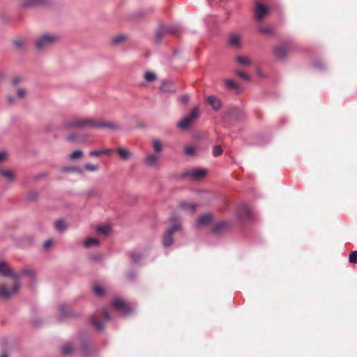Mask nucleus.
I'll list each match as a JSON object with an SVG mask.
<instances>
[{"instance_id": "f257e3e1", "label": "nucleus", "mask_w": 357, "mask_h": 357, "mask_svg": "<svg viewBox=\"0 0 357 357\" xmlns=\"http://www.w3.org/2000/svg\"><path fill=\"white\" fill-rule=\"evenodd\" d=\"M0 275L3 277L10 278L14 281H20L24 277L34 278L35 273L30 268H24L18 272L8 264V263L3 260H0Z\"/></svg>"}, {"instance_id": "864d4df0", "label": "nucleus", "mask_w": 357, "mask_h": 357, "mask_svg": "<svg viewBox=\"0 0 357 357\" xmlns=\"http://www.w3.org/2000/svg\"><path fill=\"white\" fill-rule=\"evenodd\" d=\"M20 81V78L19 77H15L13 79V84H17L18 82Z\"/></svg>"}, {"instance_id": "6e6552de", "label": "nucleus", "mask_w": 357, "mask_h": 357, "mask_svg": "<svg viewBox=\"0 0 357 357\" xmlns=\"http://www.w3.org/2000/svg\"><path fill=\"white\" fill-rule=\"evenodd\" d=\"M291 49L289 43H282L275 45L273 48V54L279 59H285Z\"/></svg>"}, {"instance_id": "c03bdc74", "label": "nucleus", "mask_w": 357, "mask_h": 357, "mask_svg": "<svg viewBox=\"0 0 357 357\" xmlns=\"http://www.w3.org/2000/svg\"><path fill=\"white\" fill-rule=\"evenodd\" d=\"M349 261L351 263H357V251H353L349 255Z\"/></svg>"}, {"instance_id": "a878e982", "label": "nucleus", "mask_w": 357, "mask_h": 357, "mask_svg": "<svg viewBox=\"0 0 357 357\" xmlns=\"http://www.w3.org/2000/svg\"><path fill=\"white\" fill-rule=\"evenodd\" d=\"M225 84L227 88L233 89L236 91L237 93H240L242 91L241 86L234 80L226 79L225 80Z\"/></svg>"}, {"instance_id": "aec40b11", "label": "nucleus", "mask_w": 357, "mask_h": 357, "mask_svg": "<svg viewBox=\"0 0 357 357\" xmlns=\"http://www.w3.org/2000/svg\"><path fill=\"white\" fill-rule=\"evenodd\" d=\"M213 220V215L210 213H206L198 218L197 225L199 227L206 226Z\"/></svg>"}, {"instance_id": "58836bf2", "label": "nucleus", "mask_w": 357, "mask_h": 357, "mask_svg": "<svg viewBox=\"0 0 357 357\" xmlns=\"http://www.w3.org/2000/svg\"><path fill=\"white\" fill-rule=\"evenodd\" d=\"M126 38L125 36L119 35V36H114L112 38V43L114 45H118V44L122 43L123 41H124L126 40Z\"/></svg>"}, {"instance_id": "1a4fd4ad", "label": "nucleus", "mask_w": 357, "mask_h": 357, "mask_svg": "<svg viewBox=\"0 0 357 357\" xmlns=\"http://www.w3.org/2000/svg\"><path fill=\"white\" fill-rule=\"evenodd\" d=\"M112 307L117 311L123 314H129L132 312V309L122 299L119 298H114L112 301Z\"/></svg>"}, {"instance_id": "5fc2aeb1", "label": "nucleus", "mask_w": 357, "mask_h": 357, "mask_svg": "<svg viewBox=\"0 0 357 357\" xmlns=\"http://www.w3.org/2000/svg\"><path fill=\"white\" fill-rule=\"evenodd\" d=\"M8 101H9L10 103H12V102H13L14 99H13V98H11V97H8Z\"/></svg>"}, {"instance_id": "dca6fc26", "label": "nucleus", "mask_w": 357, "mask_h": 357, "mask_svg": "<svg viewBox=\"0 0 357 357\" xmlns=\"http://www.w3.org/2000/svg\"><path fill=\"white\" fill-rule=\"evenodd\" d=\"M206 172L204 169H192L185 172L184 176H191L195 179H198L206 174Z\"/></svg>"}, {"instance_id": "393cba45", "label": "nucleus", "mask_w": 357, "mask_h": 357, "mask_svg": "<svg viewBox=\"0 0 357 357\" xmlns=\"http://www.w3.org/2000/svg\"><path fill=\"white\" fill-rule=\"evenodd\" d=\"M229 43L231 46L239 48L241 46V39L238 35L231 34L229 38Z\"/></svg>"}, {"instance_id": "603ef678", "label": "nucleus", "mask_w": 357, "mask_h": 357, "mask_svg": "<svg viewBox=\"0 0 357 357\" xmlns=\"http://www.w3.org/2000/svg\"><path fill=\"white\" fill-rule=\"evenodd\" d=\"M14 43L17 47H21L23 45V43L21 40H15Z\"/></svg>"}, {"instance_id": "f704fd0d", "label": "nucleus", "mask_w": 357, "mask_h": 357, "mask_svg": "<svg viewBox=\"0 0 357 357\" xmlns=\"http://www.w3.org/2000/svg\"><path fill=\"white\" fill-rule=\"evenodd\" d=\"M63 172L82 173V169L78 167H65L61 169Z\"/></svg>"}, {"instance_id": "7c9ffc66", "label": "nucleus", "mask_w": 357, "mask_h": 357, "mask_svg": "<svg viewBox=\"0 0 357 357\" xmlns=\"http://www.w3.org/2000/svg\"><path fill=\"white\" fill-rule=\"evenodd\" d=\"M84 156V152L82 150H75L69 155V158L72 160H79Z\"/></svg>"}, {"instance_id": "e433bc0d", "label": "nucleus", "mask_w": 357, "mask_h": 357, "mask_svg": "<svg viewBox=\"0 0 357 357\" xmlns=\"http://www.w3.org/2000/svg\"><path fill=\"white\" fill-rule=\"evenodd\" d=\"M66 139L70 142L77 143V142H81V139H79V136L77 135H75V134H71V135H67L66 137Z\"/></svg>"}, {"instance_id": "a211bd4d", "label": "nucleus", "mask_w": 357, "mask_h": 357, "mask_svg": "<svg viewBox=\"0 0 357 357\" xmlns=\"http://www.w3.org/2000/svg\"><path fill=\"white\" fill-rule=\"evenodd\" d=\"M47 0H22L20 6L22 8H32L45 3Z\"/></svg>"}, {"instance_id": "8fccbe9b", "label": "nucleus", "mask_w": 357, "mask_h": 357, "mask_svg": "<svg viewBox=\"0 0 357 357\" xmlns=\"http://www.w3.org/2000/svg\"><path fill=\"white\" fill-rule=\"evenodd\" d=\"M181 100L184 102V103H186L188 102L189 100V96H187V95H184L183 96L181 97Z\"/></svg>"}, {"instance_id": "4c0bfd02", "label": "nucleus", "mask_w": 357, "mask_h": 357, "mask_svg": "<svg viewBox=\"0 0 357 357\" xmlns=\"http://www.w3.org/2000/svg\"><path fill=\"white\" fill-rule=\"evenodd\" d=\"M196 152V148L193 146H185L184 148V153L185 155L192 156Z\"/></svg>"}, {"instance_id": "9d476101", "label": "nucleus", "mask_w": 357, "mask_h": 357, "mask_svg": "<svg viewBox=\"0 0 357 357\" xmlns=\"http://www.w3.org/2000/svg\"><path fill=\"white\" fill-rule=\"evenodd\" d=\"M268 13V8L259 2H256L254 10L255 18L257 21H261Z\"/></svg>"}, {"instance_id": "f03ea898", "label": "nucleus", "mask_w": 357, "mask_h": 357, "mask_svg": "<svg viewBox=\"0 0 357 357\" xmlns=\"http://www.w3.org/2000/svg\"><path fill=\"white\" fill-rule=\"evenodd\" d=\"M97 121L92 118H73L64 122V129H91L96 128Z\"/></svg>"}, {"instance_id": "4be33fe9", "label": "nucleus", "mask_w": 357, "mask_h": 357, "mask_svg": "<svg viewBox=\"0 0 357 357\" xmlns=\"http://www.w3.org/2000/svg\"><path fill=\"white\" fill-rule=\"evenodd\" d=\"M113 153V151L109 149H102L100 150H93L89 152V155L91 157H100L101 155H107L110 156Z\"/></svg>"}, {"instance_id": "0eeeda50", "label": "nucleus", "mask_w": 357, "mask_h": 357, "mask_svg": "<svg viewBox=\"0 0 357 357\" xmlns=\"http://www.w3.org/2000/svg\"><path fill=\"white\" fill-rule=\"evenodd\" d=\"M110 319L107 310L103 309L97 311L91 318V322L96 328L101 330L104 327V323Z\"/></svg>"}, {"instance_id": "473e14b6", "label": "nucleus", "mask_w": 357, "mask_h": 357, "mask_svg": "<svg viewBox=\"0 0 357 357\" xmlns=\"http://www.w3.org/2000/svg\"><path fill=\"white\" fill-rule=\"evenodd\" d=\"M257 29L259 33L264 34H271L273 32L272 29L269 26L262 24H259L257 27Z\"/></svg>"}, {"instance_id": "f3484780", "label": "nucleus", "mask_w": 357, "mask_h": 357, "mask_svg": "<svg viewBox=\"0 0 357 357\" xmlns=\"http://www.w3.org/2000/svg\"><path fill=\"white\" fill-rule=\"evenodd\" d=\"M0 175L3 176L7 182H13L15 178V172L8 169L0 168Z\"/></svg>"}, {"instance_id": "ea45409f", "label": "nucleus", "mask_w": 357, "mask_h": 357, "mask_svg": "<svg viewBox=\"0 0 357 357\" xmlns=\"http://www.w3.org/2000/svg\"><path fill=\"white\" fill-rule=\"evenodd\" d=\"M93 289L94 293L98 296H102L105 293L104 288L99 284H95L93 286Z\"/></svg>"}, {"instance_id": "2eb2a0df", "label": "nucleus", "mask_w": 357, "mask_h": 357, "mask_svg": "<svg viewBox=\"0 0 357 357\" xmlns=\"http://www.w3.org/2000/svg\"><path fill=\"white\" fill-rule=\"evenodd\" d=\"M238 217L241 220H248L252 218V211L247 205H242L238 210Z\"/></svg>"}, {"instance_id": "a19ab883", "label": "nucleus", "mask_w": 357, "mask_h": 357, "mask_svg": "<svg viewBox=\"0 0 357 357\" xmlns=\"http://www.w3.org/2000/svg\"><path fill=\"white\" fill-rule=\"evenodd\" d=\"M73 350V346L70 344H66L61 348V351L63 354H69Z\"/></svg>"}, {"instance_id": "bb28decb", "label": "nucleus", "mask_w": 357, "mask_h": 357, "mask_svg": "<svg viewBox=\"0 0 357 357\" xmlns=\"http://www.w3.org/2000/svg\"><path fill=\"white\" fill-rule=\"evenodd\" d=\"M116 152L120 158L124 160L130 159L132 155L131 152L121 147L118 148Z\"/></svg>"}, {"instance_id": "f8f14e48", "label": "nucleus", "mask_w": 357, "mask_h": 357, "mask_svg": "<svg viewBox=\"0 0 357 357\" xmlns=\"http://www.w3.org/2000/svg\"><path fill=\"white\" fill-rule=\"evenodd\" d=\"M177 33V28L174 26H162L158 31L156 33V40L160 41L162 38V36L166 33H173L175 34Z\"/></svg>"}, {"instance_id": "72a5a7b5", "label": "nucleus", "mask_w": 357, "mask_h": 357, "mask_svg": "<svg viewBox=\"0 0 357 357\" xmlns=\"http://www.w3.org/2000/svg\"><path fill=\"white\" fill-rule=\"evenodd\" d=\"M96 231L98 233L107 235L110 232L111 227L108 225H100L96 228Z\"/></svg>"}, {"instance_id": "5701e85b", "label": "nucleus", "mask_w": 357, "mask_h": 357, "mask_svg": "<svg viewBox=\"0 0 357 357\" xmlns=\"http://www.w3.org/2000/svg\"><path fill=\"white\" fill-rule=\"evenodd\" d=\"M152 147L154 151V153L159 155L163 151V143L159 139H153L152 140Z\"/></svg>"}, {"instance_id": "3c124183", "label": "nucleus", "mask_w": 357, "mask_h": 357, "mask_svg": "<svg viewBox=\"0 0 357 357\" xmlns=\"http://www.w3.org/2000/svg\"><path fill=\"white\" fill-rule=\"evenodd\" d=\"M6 158V153L5 152H0V161L4 160Z\"/></svg>"}, {"instance_id": "cd10ccee", "label": "nucleus", "mask_w": 357, "mask_h": 357, "mask_svg": "<svg viewBox=\"0 0 357 357\" xmlns=\"http://www.w3.org/2000/svg\"><path fill=\"white\" fill-rule=\"evenodd\" d=\"M236 60L239 65L243 66H248L252 63L251 60L248 57L243 56H237Z\"/></svg>"}, {"instance_id": "de8ad7c7", "label": "nucleus", "mask_w": 357, "mask_h": 357, "mask_svg": "<svg viewBox=\"0 0 357 357\" xmlns=\"http://www.w3.org/2000/svg\"><path fill=\"white\" fill-rule=\"evenodd\" d=\"M52 243L53 241L52 239L47 240L46 241L44 242L43 247L45 250H47L52 246Z\"/></svg>"}, {"instance_id": "09e8293b", "label": "nucleus", "mask_w": 357, "mask_h": 357, "mask_svg": "<svg viewBox=\"0 0 357 357\" xmlns=\"http://www.w3.org/2000/svg\"><path fill=\"white\" fill-rule=\"evenodd\" d=\"M26 90L22 88L17 89V96L19 98H24L26 96Z\"/></svg>"}, {"instance_id": "6ab92c4d", "label": "nucleus", "mask_w": 357, "mask_h": 357, "mask_svg": "<svg viewBox=\"0 0 357 357\" xmlns=\"http://www.w3.org/2000/svg\"><path fill=\"white\" fill-rule=\"evenodd\" d=\"M206 101L215 110L219 109L222 106L221 100L215 96H208Z\"/></svg>"}, {"instance_id": "39448f33", "label": "nucleus", "mask_w": 357, "mask_h": 357, "mask_svg": "<svg viewBox=\"0 0 357 357\" xmlns=\"http://www.w3.org/2000/svg\"><path fill=\"white\" fill-rule=\"evenodd\" d=\"M22 283L20 281H14L10 287L5 283L0 284V300H9L20 291Z\"/></svg>"}, {"instance_id": "a18cd8bd", "label": "nucleus", "mask_w": 357, "mask_h": 357, "mask_svg": "<svg viewBox=\"0 0 357 357\" xmlns=\"http://www.w3.org/2000/svg\"><path fill=\"white\" fill-rule=\"evenodd\" d=\"M130 258L133 261L137 262L141 258V255L138 252H132L130 254Z\"/></svg>"}, {"instance_id": "ddd939ff", "label": "nucleus", "mask_w": 357, "mask_h": 357, "mask_svg": "<svg viewBox=\"0 0 357 357\" xmlns=\"http://www.w3.org/2000/svg\"><path fill=\"white\" fill-rule=\"evenodd\" d=\"M96 128L116 130L120 129V125L113 121H97Z\"/></svg>"}, {"instance_id": "49530a36", "label": "nucleus", "mask_w": 357, "mask_h": 357, "mask_svg": "<svg viewBox=\"0 0 357 357\" xmlns=\"http://www.w3.org/2000/svg\"><path fill=\"white\" fill-rule=\"evenodd\" d=\"M235 73L236 75L243 78L245 80H250V76L243 72L236 71Z\"/></svg>"}, {"instance_id": "423d86ee", "label": "nucleus", "mask_w": 357, "mask_h": 357, "mask_svg": "<svg viewBox=\"0 0 357 357\" xmlns=\"http://www.w3.org/2000/svg\"><path fill=\"white\" fill-rule=\"evenodd\" d=\"M199 109L194 107L190 113L177 123V126L181 130H187L193 122L199 117Z\"/></svg>"}, {"instance_id": "c756f323", "label": "nucleus", "mask_w": 357, "mask_h": 357, "mask_svg": "<svg viewBox=\"0 0 357 357\" xmlns=\"http://www.w3.org/2000/svg\"><path fill=\"white\" fill-rule=\"evenodd\" d=\"M99 168L100 167L98 165H95L91 162H86L83 167L84 170L89 172H98L99 170Z\"/></svg>"}, {"instance_id": "4468645a", "label": "nucleus", "mask_w": 357, "mask_h": 357, "mask_svg": "<svg viewBox=\"0 0 357 357\" xmlns=\"http://www.w3.org/2000/svg\"><path fill=\"white\" fill-rule=\"evenodd\" d=\"M59 317L61 319L75 316V314L74 312H73L70 310V309L69 308V307L65 303H61L59 305Z\"/></svg>"}, {"instance_id": "7ed1b4c3", "label": "nucleus", "mask_w": 357, "mask_h": 357, "mask_svg": "<svg viewBox=\"0 0 357 357\" xmlns=\"http://www.w3.org/2000/svg\"><path fill=\"white\" fill-rule=\"evenodd\" d=\"M169 220L171 225L167 228L162 237V244L166 248L172 245L174 233L181 230V226L177 216L171 217Z\"/></svg>"}, {"instance_id": "c85d7f7f", "label": "nucleus", "mask_w": 357, "mask_h": 357, "mask_svg": "<svg viewBox=\"0 0 357 357\" xmlns=\"http://www.w3.org/2000/svg\"><path fill=\"white\" fill-rule=\"evenodd\" d=\"M99 240L96 238H87L84 242V245L86 248H90L92 246L97 247L99 245Z\"/></svg>"}, {"instance_id": "b1692460", "label": "nucleus", "mask_w": 357, "mask_h": 357, "mask_svg": "<svg viewBox=\"0 0 357 357\" xmlns=\"http://www.w3.org/2000/svg\"><path fill=\"white\" fill-rule=\"evenodd\" d=\"M229 227V223L228 222H220L215 225L213 229V231L215 234L220 233Z\"/></svg>"}, {"instance_id": "c9c22d12", "label": "nucleus", "mask_w": 357, "mask_h": 357, "mask_svg": "<svg viewBox=\"0 0 357 357\" xmlns=\"http://www.w3.org/2000/svg\"><path fill=\"white\" fill-rule=\"evenodd\" d=\"M144 77L149 82H153L154 80L156 79L155 74L154 73L150 72V71L146 72L144 75Z\"/></svg>"}, {"instance_id": "37998d69", "label": "nucleus", "mask_w": 357, "mask_h": 357, "mask_svg": "<svg viewBox=\"0 0 357 357\" xmlns=\"http://www.w3.org/2000/svg\"><path fill=\"white\" fill-rule=\"evenodd\" d=\"M222 150L220 146L215 145L213 149V154L215 157L219 156L222 154Z\"/></svg>"}, {"instance_id": "4d7b16f0", "label": "nucleus", "mask_w": 357, "mask_h": 357, "mask_svg": "<svg viewBox=\"0 0 357 357\" xmlns=\"http://www.w3.org/2000/svg\"><path fill=\"white\" fill-rule=\"evenodd\" d=\"M3 77V73H0V77Z\"/></svg>"}, {"instance_id": "9b49d317", "label": "nucleus", "mask_w": 357, "mask_h": 357, "mask_svg": "<svg viewBox=\"0 0 357 357\" xmlns=\"http://www.w3.org/2000/svg\"><path fill=\"white\" fill-rule=\"evenodd\" d=\"M160 155L154 153H148L144 159V163L149 167H155L158 165Z\"/></svg>"}, {"instance_id": "6e6d98bb", "label": "nucleus", "mask_w": 357, "mask_h": 357, "mask_svg": "<svg viewBox=\"0 0 357 357\" xmlns=\"http://www.w3.org/2000/svg\"><path fill=\"white\" fill-rule=\"evenodd\" d=\"M1 357H8V356L6 354H2Z\"/></svg>"}, {"instance_id": "79ce46f5", "label": "nucleus", "mask_w": 357, "mask_h": 357, "mask_svg": "<svg viewBox=\"0 0 357 357\" xmlns=\"http://www.w3.org/2000/svg\"><path fill=\"white\" fill-rule=\"evenodd\" d=\"M54 225L56 229L60 231H63L66 229V225L65 222L62 220H58L55 222Z\"/></svg>"}, {"instance_id": "2f4dec72", "label": "nucleus", "mask_w": 357, "mask_h": 357, "mask_svg": "<svg viewBox=\"0 0 357 357\" xmlns=\"http://www.w3.org/2000/svg\"><path fill=\"white\" fill-rule=\"evenodd\" d=\"M179 206L184 211H190L191 213H194L196 208V205L192 204H188L186 202H182Z\"/></svg>"}, {"instance_id": "412c9836", "label": "nucleus", "mask_w": 357, "mask_h": 357, "mask_svg": "<svg viewBox=\"0 0 357 357\" xmlns=\"http://www.w3.org/2000/svg\"><path fill=\"white\" fill-rule=\"evenodd\" d=\"M160 91L164 93H174L176 91V88L172 82H165L162 84L160 88Z\"/></svg>"}, {"instance_id": "20e7f679", "label": "nucleus", "mask_w": 357, "mask_h": 357, "mask_svg": "<svg viewBox=\"0 0 357 357\" xmlns=\"http://www.w3.org/2000/svg\"><path fill=\"white\" fill-rule=\"evenodd\" d=\"M59 40V36L55 33H45L41 34L36 41V47L38 50H45L50 47Z\"/></svg>"}]
</instances>
